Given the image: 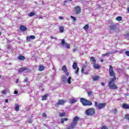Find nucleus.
I'll return each instance as SVG.
<instances>
[{"label": "nucleus", "mask_w": 129, "mask_h": 129, "mask_svg": "<svg viewBox=\"0 0 129 129\" xmlns=\"http://www.w3.org/2000/svg\"><path fill=\"white\" fill-rule=\"evenodd\" d=\"M90 61L91 62L92 64H93V65H94V64L96 63V60L93 56L90 57Z\"/></svg>", "instance_id": "nucleus-13"}, {"label": "nucleus", "mask_w": 129, "mask_h": 129, "mask_svg": "<svg viewBox=\"0 0 129 129\" xmlns=\"http://www.w3.org/2000/svg\"><path fill=\"white\" fill-rule=\"evenodd\" d=\"M79 72V68H77L76 71L75 72L76 74H78V73Z\"/></svg>", "instance_id": "nucleus-41"}, {"label": "nucleus", "mask_w": 129, "mask_h": 129, "mask_svg": "<svg viewBox=\"0 0 129 129\" xmlns=\"http://www.w3.org/2000/svg\"><path fill=\"white\" fill-rule=\"evenodd\" d=\"M87 94H88V96H92V95H93V92L89 91L87 92Z\"/></svg>", "instance_id": "nucleus-33"}, {"label": "nucleus", "mask_w": 129, "mask_h": 129, "mask_svg": "<svg viewBox=\"0 0 129 129\" xmlns=\"http://www.w3.org/2000/svg\"><path fill=\"white\" fill-rule=\"evenodd\" d=\"M23 82H28V78H26V79H25Z\"/></svg>", "instance_id": "nucleus-45"}, {"label": "nucleus", "mask_w": 129, "mask_h": 129, "mask_svg": "<svg viewBox=\"0 0 129 129\" xmlns=\"http://www.w3.org/2000/svg\"><path fill=\"white\" fill-rule=\"evenodd\" d=\"M32 122H33V120H32V119H29L28 121V123H32Z\"/></svg>", "instance_id": "nucleus-44"}, {"label": "nucleus", "mask_w": 129, "mask_h": 129, "mask_svg": "<svg viewBox=\"0 0 129 129\" xmlns=\"http://www.w3.org/2000/svg\"><path fill=\"white\" fill-rule=\"evenodd\" d=\"M1 78H2V76H0V79H1Z\"/></svg>", "instance_id": "nucleus-58"}, {"label": "nucleus", "mask_w": 129, "mask_h": 129, "mask_svg": "<svg viewBox=\"0 0 129 129\" xmlns=\"http://www.w3.org/2000/svg\"><path fill=\"white\" fill-rule=\"evenodd\" d=\"M124 118H125V119H126L127 120H129V114H125Z\"/></svg>", "instance_id": "nucleus-35"}, {"label": "nucleus", "mask_w": 129, "mask_h": 129, "mask_svg": "<svg viewBox=\"0 0 129 129\" xmlns=\"http://www.w3.org/2000/svg\"><path fill=\"white\" fill-rule=\"evenodd\" d=\"M66 115V113H65V112H63V113L59 114V116H60V117H63L65 116Z\"/></svg>", "instance_id": "nucleus-31"}, {"label": "nucleus", "mask_w": 129, "mask_h": 129, "mask_svg": "<svg viewBox=\"0 0 129 129\" xmlns=\"http://www.w3.org/2000/svg\"><path fill=\"white\" fill-rule=\"evenodd\" d=\"M7 90H4L2 91V94H7Z\"/></svg>", "instance_id": "nucleus-37"}, {"label": "nucleus", "mask_w": 129, "mask_h": 129, "mask_svg": "<svg viewBox=\"0 0 129 129\" xmlns=\"http://www.w3.org/2000/svg\"><path fill=\"white\" fill-rule=\"evenodd\" d=\"M20 109V106H19L18 104H16L15 105V110H16V111H19Z\"/></svg>", "instance_id": "nucleus-32"}, {"label": "nucleus", "mask_w": 129, "mask_h": 129, "mask_svg": "<svg viewBox=\"0 0 129 129\" xmlns=\"http://www.w3.org/2000/svg\"><path fill=\"white\" fill-rule=\"evenodd\" d=\"M61 70L64 71V73L67 76H69V72H68V70H67V67H66V66H63L62 67Z\"/></svg>", "instance_id": "nucleus-11"}, {"label": "nucleus", "mask_w": 129, "mask_h": 129, "mask_svg": "<svg viewBox=\"0 0 129 129\" xmlns=\"http://www.w3.org/2000/svg\"><path fill=\"white\" fill-rule=\"evenodd\" d=\"M116 20L118 22H120L121 21H122V17L121 16H118L116 18Z\"/></svg>", "instance_id": "nucleus-28"}, {"label": "nucleus", "mask_w": 129, "mask_h": 129, "mask_svg": "<svg viewBox=\"0 0 129 129\" xmlns=\"http://www.w3.org/2000/svg\"><path fill=\"white\" fill-rule=\"evenodd\" d=\"M75 10L76 11V14H77V15H79V14H81V8L80 7V6H76L75 7Z\"/></svg>", "instance_id": "nucleus-10"}, {"label": "nucleus", "mask_w": 129, "mask_h": 129, "mask_svg": "<svg viewBox=\"0 0 129 129\" xmlns=\"http://www.w3.org/2000/svg\"><path fill=\"white\" fill-rule=\"evenodd\" d=\"M42 117H47V114H46L45 112H43L42 114Z\"/></svg>", "instance_id": "nucleus-36"}, {"label": "nucleus", "mask_w": 129, "mask_h": 129, "mask_svg": "<svg viewBox=\"0 0 129 129\" xmlns=\"http://www.w3.org/2000/svg\"><path fill=\"white\" fill-rule=\"evenodd\" d=\"M59 19H60V20H63V19H64L63 18V17H59Z\"/></svg>", "instance_id": "nucleus-49"}, {"label": "nucleus", "mask_w": 129, "mask_h": 129, "mask_svg": "<svg viewBox=\"0 0 129 129\" xmlns=\"http://www.w3.org/2000/svg\"><path fill=\"white\" fill-rule=\"evenodd\" d=\"M59 30V32L60 33H63V32H64V27L60 26Z\"/></svg>", "instance_id": "nucleus-30"}, {"label": "nucleus", "mask_w": 129, "mask_h": 129, "mask_svg": "<svg viewBox=\"0 0 129 129\" xmlns=\"http://www.w3.org/2000/svg\"><path fill=\"white\" fill-rule=\"evenodd\" d=\"M80 102L83 106H91L92 105V101H89L84 98H80Z\"/></svg>", "instance_id": "nucleus-3"}, {"label": "nucleus", "mask_w": 129, "mask_h": 129, "mask_svg": "<svg viewBox=\"0 0 129 129\" xmlns=\"http://www.w3.org/2000/svg\"><path fill=\"white\" fill-rule=\"evenodd\" d=\"M36 38V37L34 35H31L30 36H27L26 37V40L27 41H30V40H31V39H32V40H34V39Z\"/></svg>", "instance_id": "nucleus-15"}, {"label": "nucleus", "mask_w": 129, "mask_h": 129, "mask_svg": "<svg viewBox=\"0 0 129 129\" xmlns=\"http://www.w3.org/2000/svg\"><path fill=\"white\" fill-rule=\"evenodd\" d=\"M71 18L73 19V20L74 21V22H76V18L75 17H74L73 16H71Z\"/></svg>", "instance_id": "nucleus-39"}, {"label": "nucleus", "mask_w": 129, "mask_h": 129, "mask_svg": "<svg viewBox=\"0 0 129 129\" xmlns=\"http://www.w3.org/2000/svg\"><path fill=\"white\" fill-rule=\"evenodd\" d=\"M50 39H54V37H53V36H50Z\"/></svg>", "instance_id": "nucleus-55"}, {"label": "nucleus", "mask_w": 129, "mask_h": 129, "mask_svg": "<svg viewBox=\"0 0 129 129\" xmlns=\"http://www.w3.org/2000/svg\"><path fill=\"white\" fill-rule=\"evenodd\" d=\"M122 107L124 109H129V104H127L126 103H123L122 105Z\"/></svg>", "instance_id": "nucleus-16"}, {"label": "nucleus", "mask_w": 129, "mask_h": 129, "mask_svg": "<svg viewBox=\"0 0 129 129\" xmlns=\"http://www.w3.org/2000/svg\"><path fill=\"white\" fill-rule=\"evenodd\" d=\"M19 82V79H16V83H18Z\"/></svg>", "instance_id": "nucleus-52"}, {"label": "nucleus", "mask_w": 129, "mask_h": 129, "mask_svg": "<svg viewBox=\"0 0 129 129\" xmlns=\"http://www.w3.org/2000/svg\"><path fill=\"white\" fill-rule=\"evenodd\" d=\"M68 121V119L67 118H61L60 119V121L61 123H64L65 121Z\"/></svg>", "instance_id": "nucleus-22"}, {"label": "nucleus", "mask_w": 129, "mask_h": 129, "mask_svg": "<svg viewBox=\"0 0 129 129\" xmlns=\"http://www.w3.org/2000/svg\"><path fill=\"white\" fill-rule=\"evenodd\" d=\"M5 102H6V103H9V99H6L5 100Z\"/></svg>", "instance_id": "nucleus-47"}, {"label": "nucleus", "mask_w": 129, "mask_h": 129, "mask_svg": "<svg viewBox=\"0 0 129 129\" xmlns=\"http://www.w3.org/2000/svg\"><path fill=\"white\" fill-rule=\"evenodd\" d=\"M125 55H126V56H128L129 57V51H126L125 52Z\"/></svg>", "instance_id": "nucleus-42"}, {"label": "nucleus", "mask_w": 129, "mask_h": 129, "mask_svg": "<svg viewBox=\"0 0 129 129\" xmlns=\"http://www.w3.org/2000/svg\"><path fill=\"white\" fill-rule=\"evenodd\" d=\"M67 81L69 84H71V77H69Z\"/></svg>", "instance_id": "nucleus-34"}, {"label": "nucleus", "mask_w": 129, "mask_h": 129, "mask_svg": "<svg viewBox=\"0 0 129 129\" xmlns=\"http://www.w3.org/2000/svg\"><path fill=\"white\" fill-rule=\"evenodd\" d=\"M1 35H2V32H0V36H1Z\"/></svg>", "instance_id": "nucleus-57"}, {"label": "nucleus", "mask_w": 129, "mask_h": 129, "mask_svg": "<svg viewBox=\"0 0 129 129\" xmlns=\"http://www.w3.org/2000/svg\"><path fill=\"white\" fill-rule=\"evenodd\" d=\"M109 75L110 77H113L108 83V87L109 89L115 90L117 89L118 87L115 84L114 82L116 80V77L115 72L113 70V67L110 65L109 68Z\"/></svg>", "instance_id": "nucleus-1"}, {"label": "nucleus", "mask_w": 129, "mask_h": 129, "mask_svg": "<svg viewBox=\"0 0 129 129\" xmlns=\"http://www.w3.org/2000/svg\"><path fill=\"white\" fill-rule=\"evenodd\" d=\"M65 103V100H58V102L55 103L54 105L55 107L59 106V105H62Z\"/></svg>", "instance_id": "nucleus-8"}, {"label": "nucleus", "mask_w": 129, "mask_h": 129, "mask_svg": "<svg viewBox=\"0 0 129 129\" xmlns=\"http://www.w3.org/2000/svg\"><path fill=\"white\" fill-rule=\"evenodd\" d=\"M40 19H43V16H40V17H39V20H40Z\"/></svg>", "instance_id": "nucleus-54"}, {"label": "nucleus", "mask_w": 129, "mask_h": 129, "mask_svg": "<svg viewBox=\"0 0 129 129\" xmlns=\"http://www.w3.org/2000/svg\"><path fill=\"white\" fill-rule=\"evenodd\" d=\"M29 17H33L34 16H36V12H30L29 14H28Z\"/></svg>", "instance_id": "nucleus-27"}, {"label": "nucleus", "mask_w": 129, "mask_h": 129, "mask_svg": "<svg viewBox=\"0 0 129 129\" xmlns=\"http://www.w3.org/2000/svg\"><path fill=\"white\" fill-rule=\"evenodd\" d=\"M93 80L94 81H97L98 80H99V76H95L93 78Z\"/></svg>", "instance_id": "nucleus-26"}, {"label": "nucleus", "mask_w": 129, "mask_h": 129, "mask_svg": "<svg viewBox=\"0 0 129 129\" xmlns=\"http://www.w3.org/2000/svg\"><path fill=\"white\" fill-rule=\"evenodd\" d=\"M61 41V45H62V46H66V48H67L68 49H70V44L66 43L65 42V39H62L61 40H60Z\"/></svg>", "instance_id": "nucleus-7"}, {"label": "nucleus", "mask_w": 129, "mask_h": 129, "mask_svg": "<svg viewBox=\"0 0 129 129\" xmlns=\"http://www.w3.org/2000/svg\"><path fill=\"white\" fill-rule=\"evenodd\" d=\"M113 1H115V0H113Z\"/></svg>", "instance_id": "nucleus-61"}, {"label": "nucleus", "mask_w": 129, "mask_h": 129, "mask_svg": "<svg viewBox=\"0 0 129 129\" xmlns=\"http://www.w3.org/2000/svg\"><path fill=\"white\" fill-rule=\"evenodd\" d=\"M89 71H90V69L86 66H85L82 68V73H85V74H89Z\"/></svg>", "instance_id": "nucleus-6"}, {"label": "nucleus", "mask_w": 129, "mask_h": 129, "mask_svg": "<svg viewBox=\"0 0 129 129\" xmlns=\"http://www.w3.org/2000/svg\"><path fill=\"white\" fill-rule=\"evenodd\" d=\"M95 113H96V111L94 108H91L89 109H87L85 111V114L88 116H94V115H95Z\"/></svg>", "instance_id": "nucleus-4"}, {"label": "nucleus", "mask_w": 129, "mask_h": 129, "mask_svg": "<svg viewBox=\"0 0 129 129\" xmlns=\"http://www.w3.org/2000/svg\"><path fill=\"white\" fill-rule=\"evenodd\" d=\"M55 40H57V38H55Z\"/></svg>", "instance_id": "nucleus-60"}, {"label": "nucleus", "mask_w": 129, "mask_h": 129, "mask_svg": "<svg viewBox=\"0 0 129 129\" xmlns=\"http://www.w3.org/2000/svg\"><path fill=\"white\" fill-rule=\"evenodd\" d=\"M25 70H28V68H20L18 70L19 72H20V73H22L25 71Z\"/></svg>", "instance_id": "nucleus-20"}, {"label": "nucleus", "mask_w": 129, "mask_h": 129, "mask_svg": "<svg viewBox=\"0 0 129 129\" xmlns=\"http://www.w3.org/2000/svg\"><path fill=\"white\" fill-rule=\"evenodd\" d=\"M70 2H72V0H70Z\"/></svg>", "instance_id": "nucleus-59"}, {"label": "nucleus", "mask_w": 129, "mask_h": 129, "mask_svg": "<svg viewBox=\"0 0 129 129\" xmlns=\"http://www.w3.org/2000/svg\"><path fill=\"white\" fill-rule=\"evenodd\" d=\"M123 51H124V49L120 50V52L122 53V52H123Z\"/></svg>", "instance_id": "nucleus-51"}, {"label": "nucleus", "mask_w": 129, "mask_h": 129, "mask_svg": "<svg viewBox=\"0 0 129 129\" xmlns=\"http://www.w3.org/2000/svg\"><path fill=\"white\" fill-rule=\"evenodd\" d=\"M48 94H45L44 95H43L42 96V101H44V100H46V99H47L48 98Z\"/></svg>", "instance_id": "nucleus-24"}, {"label": "nucleus", "mask_w": 129, "mask_h": 129, "mask_svg": "<svg viewBox=\"0 0 129 129\" xmlns=\"http://www.w3.org/2000/svg\"><path fill=\"white\" fill-rule=\"evenodd\" d=\"M106 106V103H101L98 104L97 102H95V106L97 107L98 109H102V108H104Z\"/></svg>", "instance_id": "nucleus-5"}, {"label": "nucleus", "mask_w": 129, "mask_h": 129, "mask_svg": "<svg viewBox=\"0 0 129 129\" xmlns=\"http://www.w3.org/2000/svg\"><path fill=\"white\" fill-rule=\"evenodd\" d=\"M17 58L19 60H21V61H24L26 59V57L24 55H19Z\"/></svg>", "instance_id": "nucleus-17"}, {"label": "nucleus", "mask_w": 129, "mask_h": 129, "mask_svg": "<svg viewBox=\"0 0 129 129\" xmlns=\"http://www.w3.org/2000/svg\"><path fill=\"white\" fill-rule=\"evenodd\" d=\"M101 129H108V128L107 127V126L103 125L101 127Z\"/></svg>", "instance_id": "nucleus-40"}, {"label": "nucleus", "mask_w": 129, "mask_h": 129, "mask_svg": "<svg viewBox=\"0 0 129 129\" xmlns=\"http://www.w3.org/2000/svg\"><path fill=\"white\" fill-rule=\"evenodd\" d=\"M61 79L63 83H66L67 82V77L65 76H62L61 77Z\"/></svg>", "instance_id": "nucleus-12"}, {"label": "nucleus", "mask_w": 129, "mask_h": 129, "mask_svg": "<svg viewBox=\"0 0 129 129\" xmlns=\"http://www.w3.org/2000/svg\"><path fill=\"white\" fill-rule=\"evenodd\" d=\"M109 28L111 31H114V30H116V29H117V24H112L109 26Z\"/></svg>", "instance_id": "nucleus-9"}, {"label": "nucleus", "mask_w": 129, "mask_h": 129, "mask_svg": "<svg viewBox=\"0 0 129 129\" xmlns=\"http://www.w3.org/2000/svg\"><path fill=\"white\" fill-rule=\"evenodd\" d=\"M83 29L85 30V31H87V30L89 29V25L88 24H86L83 27Z\"/></svg>", "instance_id": "nucleus-25"}, {"label": "nucleus", "mask_w": 129, "mask_h": 129, "mask_svg": "<svg viewBox=\"0 0 129 129\" xmlns=\"http://www.w3.org/2000/svg\"><path fill=\"white\" fill-rule=\"evenodd\" d=\"M79 119L80 118L78 116H75L73 119V121L70 123V124L67 127V129H73L76 127V125H77V123L79 121Z\"/></svg>", "instance_id": "nucleus-2"}, {"label": "nucleus", "mask_w": 129, "mask_h": 129, "mask_svg": "<svg viewBox=\"0 0 129 129\" xmlns=\"http://www.w3.org/2000/svg\"><path fill=\"white\" fill-rule=\"evenodd\" d=\"M14 93H15V94H18V91H14Z\"/></svg>", "instance_id": "nucleus-50"}, {"label": "nucleus", "mask_w": 129, "mask_h": 129, "mask_svg": "<svg viewBox=\"0 0 129 129\" xmlns=\"http://www.w3.org/2000/svg\"><path fill=\"white\" fill-rule=\"evenodd\" d=\"M112 112H113V113H114L115 114V113H116V112H117V109H116V108H115L114 109V110H112Z\"/></svg>", "instance_id": "nucleus-38"}, {"label": "nucleus", "mask_w": 129, "mask_h": 129, "mask_svg": "<svg viewBox=\"0 0 129 129\" xmlns=\"http://www.w3.org/2000/svg\"><path fill=\"white\" fill-rule=\"evenodd\" d=\"M77 101V100H76L74 98H72L70 99V103H71V104H73V103H75V102H76Z\"/></svg>", "instance_id": "nucleus-21"}, {"label": "nucleus", "mask_w": 129, "mask_h": 129, "mask_svg": "<svg viewBox=\"0 0 129 129\" xmlns=\"http://www.w3.org/2000/svg\"><path fill=\"white\" fill-rule=\"evenodd\" d=\"M45 69V67L44 66L39 65V71H43Z\"/></svg>", "instance_id": "nucleus-23"}, {"label": "nucleus", "mask_w": 129, "mask_h": 129, "mask_svg": "<svg viewBox=\"0 0 129 129\" xmlns=\"http://www.w3.org/2000/svg\"><path fill=\"white\" fill-rule=\"evenodd\" d=\"M101 84L102 86H104V85H105V84H104L103 82H101Z\"/></svg>", "instance_id": "nucleus-46"}, {"label": "nucleus", "mask_w": 129, "mask_h": 129, "mask_svg": "<svg viewBox=\"0 0 129 129\" xmlns=\"http://www.w3.org/2000/svg\"><path fill=\"white\" fill-rule=\"evenodd\" d=\"M106 56H108L107 54V53H106L102 55V57H105Z\"/></svg>", "instance_id": "nucleus-43"}, {"label": "nucleus", "mask_w": 129, "mask_h": 129, "mask_svg": "<svg viewBox=\"0 0 129 129\" xmlns=\"http://www.w3.org/2000/svg\"><path fill=\"white\" fill-rule=\"evenodd\" d=\"M93 68L94 69H100V68H101V66H100V65L98 64H96L95 63L93 64Z\"/></svg>", "instance_id": "nucleus-14"}, {"label": "nucleus", "mask_w": 129, "mask_h": 129, "mask_svg": "<svg viewBox=\"0 0 129 129\" xmlns=\"http://www.w3.org/2000/svg\"><path fill=\"white\" fill-rule=\"evenodd\" d=\"M118 51L116 50L109 51L107 52V55H112V54H114V53H117Z\"/></svg>", "instance_id": "nucleus-18"}, {"label": "nucleus", "mask_w": 129, "mask_h": 129, "mask_svg": "<svg viewBox=\"0 0 129 129\" xmlns=\"http://www.w3.org/2000/svg\"><path fill=\"white\" fill-rule=\"evenodd\" d=\"M64 3H67V1H64Z\"/></svg>", "instance_id": "nucleus-56"}, {"label": "nucleus", "mask_w": 129, "mask_h": 129, "mask_svg": "<svg viewBox=\"0 0 129 129\" xmlns=\"http://www.w3.org/2000/svg\"><path fill=\"white\" fill-rule=\"evenodd\" d=\"M20 30L21 31H27V27L24 25H21L20 26Z\"/></svg>", "instance_id": "nucleus-19"}, {"label": "nucleus", "mask_w": 129, "mask_h": 129, "mask_svg": "<svg viewBox=\"0 0 129 129\" xmlns=\"http://www.w3.org/2000/svg\"><path fill=\"white\" fill-rule=\"evenodd\" d=\"M100 61H101V62H103V61H104V60L103 59L101 58L100 59Z\"/></svg>", "instance_id": "nucleus-53"}, {"label": "nucleus", "mask_w": 129, "mask_h": 129, "mask_svg": "<svg viewBox=\"0 0 129 129\" xmlns=\"http://www.w3.org/2000/svg\"><path fill=\"white\" fill-rule=\"evenodd\" d=\"M73 68L74 69H76V68H78V67H77V62H74V63L73 64Z\"/></svg>", "instance_id": "nucleus-29"}, {"label": "nucleus", "mask_w": 129, "mask_h": 129, "mask_svg": "<svg viewBox=\"0 0 129 129\" xmlns=\"http://www.w3.org/2000/svg\"><path fill=\"white\" fill-rule=\"evenodd\" d=\"M74 53H75V51H77V48H75L73 50Z\"/></svg>", "instance_id": "nucleus-48"}]
</instances>
